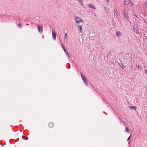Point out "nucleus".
<instances>
[{
	"label": "nucleus",
	"instance_id": "obj_1",
	"mask_svg": "<svg viewBox=\"0 0 147 147\" xmlns=\"http://www.w3.org/2000/svg\"><path fill=\"white\" fill-rule=\"evenodd\" d=\"M77 25L79 26H82L83 25V21L81 19H80L79 20L76 21Z\"/></svg>",
	"mask_w": 147,
	"mask_h": 147
},
{
	"label": "nucleus",
	"instance_id": "obj_2",
	"mask_svg": "<svg viewBox=\"0 0 147 147\" xmlns=\"http://www.w3.org/2000/svg\"><path fill=\"white\" fill-rule=\"evenodd\" d=\"M81 76L85 84L87 86H88V81L87 79L85 77L83 76L82 74H81Z\"/></svg>",
	"mask_w": 147,
	"mask_h": 147
},
{
	"label": "nucleus",
	"instance_id": "obj_3",
	"mask_svg": "<svg viewBox=\"0 0 147 147\" xmlns=\"http://www.w3.org/2000/svg\"><path fill=\"white\" fill-rule=\"evenodd\" d=\"M123 14L125 20H128L129 17L128 16L127 13H126L125 11H123Z\"/></svg>",
	"mask_w": 147,
	"mask_h": 147
},
{
	"label": "nucleus",
	"instance_id": "obj_4",
	"mask_svg": "<svg viewBox=\"0 0 147 147\" xmlns=\"http://www.w3.org/2000/svg\"><path fill=\"white\" fill-rule=\"evenodd\" d=\"M38 31L40 33H42L43 31V27L42 26H40L38 25L37 26Z\"/></svg>",
	"mask_w": 147,
	"mask_h": 147
},
{
	"label": "nucleus",
	"instance_id": "obj_5",
	"mask_svg": "<svg viewBox=\"0 0 147 147\" xmlns=\"http://www.w3.org/2000/svg\"><path fill=\"white\" fill-rule=\"evenodd\" d=\"M48 126L49 127L52 128L54 126V124L52 122H50L48 124Z\"/></svg>",
	"mask_w": 147,
	"mask_h": 147
},
{
	"label": "nucleus",
	"instance_id": "obj_6",
	"mask_svg": "<svg viewBox=\"0 0 147 147\" xmlns=\"http://www.w3.org/2000/svg\"><path fill=\"white\" fill-rule=\"evenodd\" d=\"M56 34L53 32V30H52V37L53 40H55L56 38Z\"/></svg>",
	"mask_w": 147,
	"mask_h": 147
},
{
	"label": "nucleus",
	"instance_id": "obj_7",
	"mask_svg": "<svg viewBox=\"0 0 147 147\" xmlns=\"http://www.w3.org/2000/svg\"><path fill=\"white\" fill-rule=\"evenodd\" d=\"M88 6L91 8H92L94 9H96V7L94 6V5L92 4H88Z\"/></svg>",
	"mask_w": 147,
	"mask_h": 147
},
{
	"label": "nucleus",
	"instance_id": "obj_8",
	"mask_svg": "<svg viewBox=\"0 0 147 147\" xmlns=\"http://www.w3.org/2000/svg\"><path fill=\"white\" fill-rule=\"evenodd\" d=\"M130 0H125V4L126 5H127L129 4Z\"/></svg>",
	"mask_w": 147,
	"mask_h": 147
},
{
	"label": "nucleus",
	"instance_id": "obj_9",
	"mask_svg": "<svg viewBox=\"0 0 147 147\" xmlns=\"http://www.w3.org/2000/svg\"><path fill=\"white\" fill-rule=\"evenodd\" d=\"M133 30L134 32H136V34H138V31L137 30L136 28L134 27H133Z\"/></svg>",
	"mask_w": 147,
	"mask_h": 147
},
{
	"label": "nucleus",
	"instance_id": "obj_10",
	"mask_svg": "<svg viewBox=\"0 0 147 147\" xmlns=\"http://www.w3.org/2000/svg\"><path fill=\"white\" fill-rule=\"evenodd\" d=\"M61 46H62V47L63 48L65 52V53H67V50H66V49H65L64 46L63 45V44L62 43H61Z\"/></svg>",
	"mask_w": 147,
	"mask_h": 147
},
{
	"label": "nucleus",
	"instance_id": "obj_11",
	"mask_svg": "<svg viewBox=\"0 0 147 147\" xmlns=\"http://www.w3.org/2000/svg\"><path fill=\"white\" fill-rule=\"evenodd\" d=\"M116 34L117 36H120L121 35V33L120 32L118 31L116 32Z\"/></svg>",
	"mask_w": 147,
	"mask_h": 147
},
{
	"label": "nucleus",
	"instance_id": "obj_12",
	"mask_svg": "<svg viewBox=\"0 0 147 147\" xmlns=\"http://www.w3.org/2000/svg\"><path fill=\"white\" fill-rule=\"evenodd\" d=\"M64 36H65L64 38V40L66 41L67 40V34L66 33H65Z\"/></svg>",
	"mask_w": 147,
	"mask_h": 147
},
{
	"label": "nucleus",
	"instance_id": "obj_13",
	"mask_svg": "<svg viewBox=\"0 0 147 147\" xmlns=\"http://www.w3.org/2000/svg\"><path fill=\"white\" fill-rule=\"evenodd\" d=\"M79 2H80V3L81 5L83 6V3L82 1V0H78Z\"/></svg>",
	"mask_w": 147,
	"mask_h": 147
},
{
	"label": "nucleus",
	"instance_id": "obj_14",
	"mask_svg": "<svg viewBox=\"0 0 147 147\" xmlns=\"http://www.w3.org/2000/svg\"><path fill=\"white\" fill-rule=\"evenodd\" d=\"M114 15L115 16H117V10H114Z\"/></svg>",
	"mask_w": 147,
	"mask_h": 147
},
{
	"label": "nucleus",
	"instance_id": "obj_15",
	"mask_svg": "<svg viewBox=\"0 0 147 147\" xmlns=\"http://www.w3.org/2000/svg\"><path fill=\"white\" fill-rule=\"evenodd\" d=\"M130 108L131 109H134L135 110H136V109H137V108L136 106H135V107L131 106V107H130Z\"/></svg>",
	"mask_w": 147,
	"mask_h": 147
},
{
	"label": "nucleus",
	"instance_id": "obj_16",
	"mask_svg": "<svg viewBox=\"0 0 147 147\" xmlns=\"http://www.w3.org/2000/svg\"><path fill=\"white\" fill-rule=\"evenodd\" d=\"M125 132L127 133H129V129L127 127L125 128Z\"/></svg>",
	"mask_w": 147,
	"mask_h": 147
},
{
	"label": "nucleus",
	"instance_id": "obj_17",
	"mask_svg": "<svg viewBox=\"0 0 147 147\" xmlns=\"http://www.w3.org/2000/svg\"><path fill=\"white\" fill-rule=\"evenodd\" d=\"M17 26H18V27L20 28L22 27V25L20 23L18 24L17 25Z\"/></svg>",
	"mask_w": 147,
	"mask_h": 147
},
{
	"label": "nucleus",
	"instance_id": "obj_18",
	"mask_svg": "<svg viewBox=\"0 0 147 147\" xmlns=\"http://www.w3.org/2000/svg\"><path fill=\"white\" fill-rule=\"evenodd\" d=\"M119 65L123 69L125 68V67L121 63V64H119Z\"/></svg>",
	"mask_w": 147,
	"mask_h": 147
},
{
	"label": "nucleus",
	"instance_id": "obj_19",
	"mask_svg": "<svg viewBox=\"0 0 147 147\" xmlns=\"http://www.w3.org/2000/svg\"><path fill=\"white\" fill-rule=\"evenodd\" d=\"M82 26H80L79 27V31H80V32L81 33L82 32Z\"/></svg>",
	"mask_w": 147,
	"mask_h": 147
},
{
	"label": "nucleus",
	"instance_id": "obj_20",
	"mask_svg": "<svg viewBox=\"0 0 147 147\" xmlns=\"http://www.w3.org/2000/svg\"><path fill=\"white\" fill-rule=\"evenodd\" d=\"M75 18L76 21H77V20H79L80 19H81L78 16H76Z\"/></svg>",
	"mask_w": 147,
	"mask_h": 147
},
{
	"label": "nucleus",
	"instance_id": "obj_21",
	"mask_svg": "<svg viewBox=\"0 0 147 147\" xmlns=\"http://www.w3.org/2000/svg\"><path fill=\"white\" fill-rule=\"evenodd\" d=\"M132 6L134 5V3H133L132 1H131L130 0V2L129 3Z\"/></svg>",
	"mask_w": 147,
	"mask_h": 147
},
{
	"label": "nucleus",
	"instance_id": "obj_22",
	"mask_svg": "<svg viewBox=\"0 0 147 147\" xmlns=\"http://www.w3.org/2000/svg\"><path fill=\"white\" fill-rule=\"evenodd\" d=\"M145 73L147 74V70L145 69L144 70Z\"/></svg>",
	"mask_w": 147,
	"mask_h": 147
},
{
	"label": "nucleus",
	"instance_id": "obj_23",
	"mask_svg": "<svg viewBox=\"0 0 147 147\" xmlns=\"http://www.w3.org/2000/svg\"><path fill=\"white\" fill-rule=\"evenodd\" d=\"M67 54V55L68 57H69V54H68V52H67V53H66Z\"/></svg>",
	"mask_w": 147,
	"mask_h": 147
},
{
	"label": "nucleus",
	"instance_id": "obj_24",
	"mask_svg": "<svg viewBox=\"0 0 147 147\" xmlns=\"http://www.w3.org/2000/svg\"><path fill=\"white\" fill-rule=\"evenodd\" d=\"M130 136H129V137L127 138V140H129V139L130 138Z\"/></svg>",
	"mask_w": 147,
	"mask_h": 147
},
{
	"label": "nucleus",
	"instance_id": "obj_25",
	"mask_svg": "<svg viewBox=\"0 0 147 147\" xmlns=\"http://www.w3.org/2000/svg\"><path fill=\"white\" fill-rule=\"evenodd\" d=\"M145 6H146V7L147 8V3H146V5H145Z\"/></svg>",
	"mask_w": 147,
	"mask_h": 147
},
{
	"label": "nucleus",
	"instance_id": "obj_26",
	"mask_svg": "<svg viewBox=\"0 0 147 147\" xmlns=\"http://www.w3.org/2000/svg\"><path fill=\"white\" fill-rule=\"evenodd\" d=\"M137 66L138 67V68H139L140 67V66L139 65H137Z\"/></svg>",
	"mask_w": 147,
	"mask_h": 147
},
{
	"label": "nucleus",
	"instance_id": "obj_27",
	"mask_svg": "<svg viewBox=\"0 0 147 147\" xmlns=\"http://www.w3.org/2000/svg\"><path fill=\"white\" fill-rule=\"evenodd\" d=\"M109 1V0H107V2L108 3Z\"/></svg>",
	"mask_w": 147,
	"mask_h": 147
},
{
	"label": "nucleus",
	"instance_id": "obj_28",
	"mask_svg": "<svg viewBox=\"0 0 147 147\" xmlns=\"http://www.w3.org/2000/svg\"><path fill=\"white\" fill-rule=\"evenodd\" d=\"M26 25H28V24H26Z\"/></svg>",
	"mask_w": 147,
	"mask_h": 147
}]
</instances>
